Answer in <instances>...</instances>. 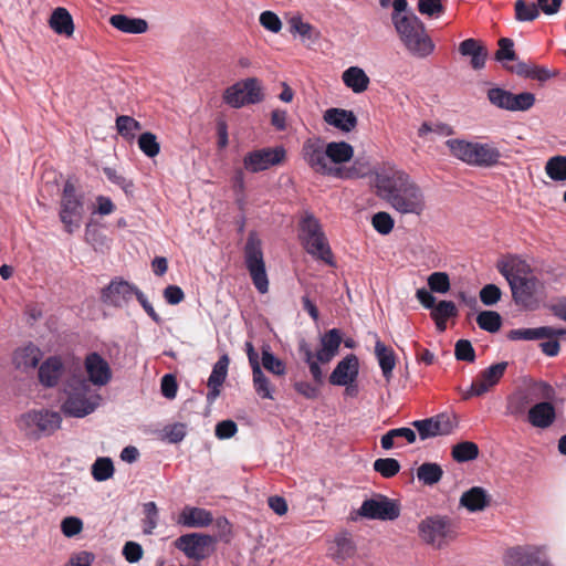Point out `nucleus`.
<instances>
[{
	"label": "nucleus",
	"instance_id": "nucleus-47",
	"mask_svg": "<svg viewBox=\"0 0 566 566\" xmlns=\"http://www.w3.org/2000/svg\"><path fill=\"white\" fill-rule=\"evenodd\" d=\"M253 386L258 396L263 399H273V388L262 368L252 370Z\"/></svg>",
	"mask_w": 566,
	"mask_h": 566
},
{
	"label": "nucleus",
	"instance_id": "nucleus-6",
	"mask_svg": "<svg viewBox=\"0 0 566 566\" xmlns=\"http://www.w3.org/2000/svg\"><path fill=\"white\" fill-rule=\"evenodd\" d=\"M305 163L317 174L347 179L356 176L354 168L335 167L328 164L325 145L321 138H308L302 147Z\"/></svg>",
	"mask_w": 566,
	"mask_h": 566
},
{
	"label": "nucleus",
	"instance_id": "nucleus-57",
	"mask_svg": "<svg viewBox=\"0 0 566 566\" xmlns=\"http://www.w3.org/2000/svg\"><path fill=\"white\" fill-rule=\"evenodd\" d=\"M418 11L422 15L439 18L446 11L442 0H418Z\"/></svg>",
	"mask_w": 566,
	"mask_h": 566
},
{
	"label": "nucleus",
	"instance_id": "nucleus-16",
	"mask_svg": "<svg viewBox=\"0 0 566 566\" xmlns=\"http://www.w3.org/2000/svg\"><path fill=\"white\" fill-rule=\"evenodd\" d=\"M243 264L253 286L260 294L269 292V276L263 250H244Z\"/></svg>",
	"mask_w": 566,
	"mask_h": 566
},
{
	"label": "nucleus",
	"instance_id": "nucleus-11",
	"mask_svg": "<svg viewBox=\"0 0 566 566\" xmlns=\"http://www.w3.org/2000/svg\"><path fill=\"white\" fill-rule=\"evenodd\" d=\"M420 537L427 544H438L454 537V530L448 516L433 515L422 520L418 526Z\"/></svg>",
	"mask_w": 566,
	"mask_h": 566
},
{
	"label": "nucleus",
	"instance_id": "nucleus-42",
	"mask_svg": "<svg viewBox=\"0 0 566 566\" xmlns=\"http://www.w3.org/2000/svg\"><path fill=\"white\" fill-rule=\"evenodd\" d=\"M479 327L488 333H496L502 326V316L495 311H481L476 316Z\"/></svg>",
	"mask_w": 566,
	"mask_h": 566
},
{
	"label": "nucleus",
	"instance_id": "nucleus-28",
	"mask_svg": "<svg viewBox=\"0 0 566 566\" xmlns=\"http://www.w3.org/2000/svg\"><path fill=\"white\" fill-rule=\"evenodd\" d=\"M490 495L481 486H472L460 497V505L470 512L483 511L490 504Z\"/></svg>",
	"mask_w": 566,
	"mask_h": 566
},
{
	"label": "nucleus",
	"instance_id": "nucleus-23",
	"mask_svg": "<svg viewBox=\"0 0 566 566\" xmlns=\"http://www.w3.org/2000/svg\"><path fill=\"white\" fill-rule=\"evenodd\" d=\"M229 357L223 354L219 357L217 363L213 365L211 374L208 378L207 386L209 388L206 399L209 405H212L216 399L220 396V387L226 381L228 375Z\"/></svg>",
	"mask_w": 566,
	"mask_h": 566
},
{
	"label": "nucleus",
	"instance_id": "nucleus-56",
	"mask_svg": "<svg viewBox=\"0 0 566 566\" xmlns=\"http://www.w3.org/2000/svg\"><path fill=\"white\" fill-rule=\"evenodd\" d=\"M343 342V334L339 328H331L321 336V345L328 352L338 353Z\"/></svg>",
	"mask_w": 566,
	"mask_h": 566
},
{
	"label": "nucleus",
	"instance_id": "nucleus-31",
	"mask_svg": "<svg viewBox=\"0 0 566 566\" xmlns=\"http://www.w3.org/2000/svg\"><path fill=\"white\" fill-rule=\"evenodd\" d=\"M109 23L117 30L128 34H142L148 29V23L142 18H132L125 14H114Z\"/></svg>",
	"mask_w": 566,
	"mask_h": 566
},
{
	"label": "nucleus",
	"instance_id": "nucleus-43",
	"mask_svg": "<svg viewBox=\"0 0 566 566\" xmlns=\"http://www.w3.org/2000/svg\"><path fill=\"white\" fill-rule=\"evenodd\" d=\"M262 366L273 375L284 376L286 374V366L282 359L276 357L270 346L262 347Z\"/></svg>",
	"mask_w": 566,
	"mask_h": 566
},
{
	"label": "nucleus",
	"instance_id": "nucleus-60",
	"mask_svg": "<svg viewBox=\"0 0 566 566\" xmlns=\"http://www.w3.org/2000/svg\"><path fill=\"white\" fill-rule=\"evenodd\" d=\"M454 356L458 360L473 363L475 360V350L468 339H459L454 346Z\"/></svg>",
	"mask_w": 566,
	"mask_h": 566
},
{
	"label": "nucleus",
	"instance_id": "nucleus-22",
	"mask_svg": "<svg viewBox=\"0 0 566 566\" xmlns=\"http://www.w3.org/2000/svg\"><path fill=\"white\" fill-rule=\"evenodd\" d=\"M85 368L88 375V384L104 386L111 380L109 365L98 353H91L86 356Z\"/></svg>",
	"mask_w": 566,
	"mask_h": 566
},
{
	"label": "nucleus",
	"instance_id": "nucleus-1",
	"mask_svg": "<svg viewBox=\"0 0 566 566\" xmlns=\"http://www.w3.org/2000/svg\"><path fill=\"white\" fill-rule=\"evenodd\" d=\"M377 188L399 213L420 216L426 209L421 188L401 170L377 175Z\"/></svg>",
	"mask_w": 566,
	"mask_h": 566
},
{
	"label": "nucleus",
	"instance_id": "nucleus-34",
	"mask_svg": "<svg viewBox=\"0 0 566 566\" xmlns=\"http://www.w3.org/2000/svg\"><path fill=\"white\" fill-rule=\"evenodd\" d=\"M326 159L335 165L347 163L354 155V148L346 142H331L325 145Z\"/></svg>",
	"mask_w": 566,
	"mask_h": 566
},
{
	"label": "nucleus",
	"instance_id": "nucleus-44",
	"mask_svg": "<svg viewBox=\"0 0 566 566\" xmlns=\"http://www.w3.org/2000/svg\"><path fill=\"white\" fill-rule=\"evenodd\" d=\"M116 129L123 138L132 140L136 132L142 130V124L128 115H120L116 118Z\"/></svg>",
	"mask_w": 566,
	"mask_h": 566
},
{
	"label": "nucleus",
	"instance_id": "nucleus-32",
	"mask_svg": "<svg viewBox=\"0 0 566 566\" xmlns=\"http://www.w3.org/2000/svg\"><path fill=\"white\" fill-rule=\"evenodd\" d=\"M375 356L377 358L384 378L387 381H390L392 377V370L396 366L395 352L378 339L375 344Z\"/></svg>",
	"mask_w": 566,
	"mask_h": 566
},
{
	"label": "nucleus",
	"instance_id": "nucleus-49",
	"mask_svg": "<svg viewBox=\"0 0 566 566\" xmlns=\"http://www.w3.org/2000/svg\"><path fill=\"white\" fill-rule=\"evenodd\" d=\"M139 149L149 158L157 156L160 151V145L155 134L146 132L138 137Z\"/></svg>",
	"mask_w": 566,
	"mask_h": 566
},
{
	"label": "nucleus",
	"instance_id": "nucleus-63",
	"mask_svg": "<svg viewBox=\"0 0 566 566\" xmlns=\"http://www.w3.org/2000/svg\"><path fill=\"white\" fill-rule=\"evenodd\" d=\"M143 553L142 545L134 541L126 542L122 551L123 556L130 564L139 562L143 557Z\"/></svg>",
	"mask_w": 566,
	"mask_h": 566
},
{
	"label": "nucleus",
	"instance_id": "nucleus-46",
	"mask_svg": "<svg viewBox=\"0 0 566 566\" xmlns=\"http://www.w3.org/2000/svg\"><path fill=\"white\" fill-rule=\"evenodd\" d=\"M145 518L143 520V532L146 535H151L158 525L159 512L157 504L153 501L143 504Z\"/></svg>",
	"mask_w": 566,
	"mask_h": 566
},
{
	"label": "nucleus",
	"instance_id": "nucleus-25",
	"mask_svg": "<svg viewBox=\"0 0 566 566\" xmlns=\"http://www.w3.org/2000/svg\"><path fill=\"white\" fill-rule=\"evenodd\" d=\"M323 118L328 125L344 133H349L357 126V117L354 112L344 108H328Z\"/></svg>",
	"mask_w": 566,
	"mask_h": 566
},
{
	"label": "nucleus",
	"instance_id": "nucleus-10",
	"mask_svg": "<svg viewBox=\"0 0 566 566\" xmlns=\"http://www.w3.org/2000/svg\"><path fill=\"white\" fill-rule=\"evenodd\" d=\"M263 93L260 82L255 77H249L237 82L226 88L223 101L233 108H241L244 105L258 104L263 101Z\"/></svg>",
	"mask_w": 566,
	"mask_h": 566
},
{
	"label": "nucleus",
	"instance_id": "nucleus-58",
	"mask_svg": "<svg viewBox=\"0 0 566 566\" xmlns=\"http://www.w3.org/2000/svg\"><path fill=\"white\" fill-rule=\"evenodd\" d=\"M479 296L485 306H493L501 300L502 291L496 284L489 283L480 290Z\"/></svg>",
	"mask_w": 566,
	"mask_h": 566
},
{
	"label": "nucleus",
	"instance_id": "nucleus-39",
	"mask_svg": "<svg viewBox=\"0 0 566 566\" xmlns=\"http://www.w3.org/2000/svg\"><path fill=\"white\" fill-rule=\"evenodd\" d=\"M551 332L549 326L516 328L509 332L507 338L510 340H539L544 339Z\"/></svg>",
	"mask_w": 566,
	"mask_h": 566
},
{
	"label": "nucleus",
	"instance_id": "nucleus-59",
	"mask_svg": "<svg viewBox=\"0 0 566 566\" xmlns=\"http://www.w3.org/2000/svg\"><path fill=\"white\" fill-rule=\"evenodd\" d=\"M495 60L504 63L505 61L516 60L514 51V42L509 38H501L499 40V50L495 53Z\"/></svg>",
	"mask_w": 566,
	"mask_h": 566
},
{
	"label": "nucleus",
	"instance_id": "nucleus-62",
	"mask_svg": "<svg viewBox=\"0 0 566 566\" xmlns=\"http://www.w3.org/2000/svg\"><path fill=\"white\" fill-rule=\"evenodd\" d=\"M319 386L310 381L298 380L293 385L294 390L306 399L314 400L319 396Z\"/></svg>",
	"mask_w": 566,
	"mask_h": 566
},
{
	"label": "nucleus",
	"instance_id": "nucleus-37",
	"mask_svg": "<svg viewBox=\"0 0 566 566\" xmlns=\"http://www.w3.org/2000/svg\"><path fill=\"white\" fill-rule=\"evenodd\" d=\"M443 475V470L436 462H424L417 469V479L424 485L437 484Z\"/></svg>",
	"mask_w": 566,
	"mask_h": 566
},
{
	"label": "nucleus",
	"instance_id": "nucleus-18",
	"mask_svg": "<svg viewBox=\"0 0 566 566\" xmlns=\"http://www.w3.org/2000/svg\"><path fill=\"white\" fill-rule=\"evenodd\" d=\"M507 361H500L483 369L478 377V380L473 381L464 395V398L480 397L488 392L493 386H495L500 379L504 376L507 369Z\"/></svg>",
	"mask_w": 566,
	"mask_h": 566
},
{
	"label": "nucleus",
	"instance_id": "nucleus-26",
	"mask_svg": "<svg viewBox=\"0 0 566 566\" xmlns=\"http://www.w3.org/2000/svg\"><path fill=\"white\" fill-rule=\"evenodd\" d=\"M63 373V363L56 356L49 357L39 367V380L46 388H53L57 385Z\"/></svg>",
	"mask_w": 566,
	"mask_h": 566
},
{
	"label": "nucleus",
	"instance_id": "nucleus-5",
	"mask_svg": "<svg viewBox=\"0 0 566 566\" xmlns=\"http://www.w3.org/2000/svg\"><path fill=\"white\" fill-rule=\"evenodd\" d=\"M499 271L507 281L512 300L518 307L524 311H536L539 308V281L537 277L522 275L518 271L514 272V264L512 262H502L499 265Z\"/></svg>",
	"mask_w": 566,
	"mask_h": 566
},
{
	"label": "nucleus",
	"instance_id": "nucleus-4",
	"mask_svg": "<svg viewBox=\"0 0 566 566\" xmlns=\"http://www.w3.org/2000/svg\"><path fill=\"white\" fill-rule=\"evenodd\" d=\"M446 146L454 158L469 166L493 168L501 163L502 154L493 143L469 142L461 138H453L448 139Z\"/></svg>",
	"mask_w": 566,
	"mask_h": 566
},
{
	"label": "nucleus",
	"instance_id": "nucleus-12",
	"mask_svg": "<svg viewBox=\"0 0 566 566\" xmlns=\"http://www.w3.org/2000/svg\"><path fill=\"white\" fill-rule=\"evenodd\" d=\"M358 513L369 520L394 521L400 515V506L395 500L377 494L371 499L365 500Z\"/></svg>",
	"mask_w": 566,
	"mask_h": 566
},
{
	"label": "nucleus",
	"instance_id": "nucleus-61",
	"mask_svg": "<svg viewBox=\"0 0 566 566\" xmlns=\"http://www.w3.org/2000/svg\"><path fill=\"white\" fill-rule=\"evenodd\" d=\"M83 530V522L77 516H66L61 522V531L65 537H74Z\"/></svg>",
	"mask_w": 566,
	"mask_h": 566
},
{
	"label": "nucleus",
	"instance_id": "nucleus-45",
	"mask_svg": "<svg viewBox=\"0 0 566 566\" xmlns=\"http://www.w3.org/2000/svg\"><path fill=\"white\" fill-rule=\"evenodd\" d=\"M187 436V426L182 422L167 424L159 433V438L164 442L176 444L181 442Z\"/></svg>",
	"mask_w": 566,
	"mask_h": 566
},
{
	"label": "nucleus",
	"instance_id": "nucleus-54",
	"mask_svg": "<svg viewBox=\"0 0 566 566\" xmlns=\"http://www.w3.org/2000/svg\"><path fill=\"white\" fill-rule=\"evenodd\" d=\"M429 290L433 293L444 294L450 290V279L446 272H433L428 276Z\"/></svg>",
	"mask_w": 566,
	"mask_h": 566
},
{
	"label": "nucleus",
	"instance_id": "nucleus-3",
	"mask_svg": "<svg viewBox=\"0 0 566 566\" xmlns=\"http://www.w3.org/2000/svg\"><path fill=\"white\" fill-rule=\"evenodd\" d=\"M66 399L61 406L67 417L84 418L99 406L101 396L92 392L91 385L83 376L72 375L65 382Z\"/></svg>",
	"mask_w": 566,
	"mask_h": 566
},
{
	"label": "nucleus",
	"instance_id": "nucleus-40",
	"mask_svg": "<svg viewBox=\"0 0 566 566\" xmlns=\"http://www.w3.org/2000/svg\"><path fill=\"white\" fill-rule=\"evenodd\" d=\"M451 455L459 463L475 460L479 455V447L472 441H461L452 447Z\"/></svg>",
	"mask_w": 566,
	"mask_h": 566
},
{
	"label": "nucleus",
	"instance_id": "nucleus-29",
	"mask_svg": "<svg viewBox=\"0 0 566 566\" xmlns=\"http://www.w3.org/2000/svg\"><path fill=\"white\" fill-rule=\"evenodd\" d=\"M459 52L463 56L471 57V66L474 70H481L484 67L488 51L475 39L470 38L462 41L459 45Z\"/></svg>",
	"mask_w": 566,
	"mask_h": 566
},
{
	"label": "nucleus",
	"instance_id": "nucleus-64",
	"mask_svg": "<svg viewBox=\"0 0 566 566\" xmlns=\"http://www.w3.org/2000/svg\"><path fill=\"white\" fill-rule=\"evenodd\" d=\"M374 228L381 234H387L392 230L394 220L387 212H377L373 217Z\"/></svg>",
	"mask_w": 566,
	"mask_h": 566
},
{
	"label": "nucleus",
	"instance_id": "nucleus-13",
	"mask_svg": "<svg viewBox=\"0 0 566 566\" xmlns=\"http://www.w3.org/2000/svg\"><path fill=\"white\" fill-rule=\"evenodd\" d=\"M286 156L283 146L264 147L247 153L243 158L244 168L256 174L281 164Z\"/></svg>",
	"mask_w": 566,
	"mask_h": 566
},
{
	"label": "nucleus",
	"instance_id": "nucleus-33",
	"mask_svg": "<svg viewBox=\"0 0 566 566\" xmlns=\"http://www.w3.org/2000/svg\"><path fill=\"white\" fill-rule=\"evenodd\" d=\"M344 84L354 93H363L368 88L369 77L365 71L358 66H350L343 72Z\"/></svg>",
	"mask_w": 566,
	"mask_h": 566
},
{
	"label": "nucleus",
	"instance_id": "nucleus-8",
	"mask_svg": "<svg viewBox=\"0 0 566 566\" xmlns=\"http://www.w3.org/2000/svg\"><path fill=\"white\" fill-rule=\"evenodd\" d=\"M78 193L73 182L67 180L64 184L59 216L65 230L70 233L81 227L84 214L83 197Z\"/></svg>",
	"mask_w": 566,
	"mask_h": 566
},
{
	"label": "nucleus",
	"instance_id": "nucleus-41",
	"mask_svg": "<svg viewBox=\"0 0 566 566\" xmlns=\"http://www.w3.org/2000/svg\"><path fill=\"white\" fill-rule=\"evenodd\" d=\"M545 172L554 181H566V156L551 157L546 161Z\"/></svg>",
	"mask_w": 566,
	"mask_h": 566
},
{
	"label": "nucleus",
	"instance_id": "nucleus-52",
	"mask_svg": "<svg viewBox=\"0 0 566 566\" xmlns=\"http://www.w3.org/2000/svg\"><path fill=\"white\" fill-rule=\"evenodd\" d=\"M103 172L111 182L120 187L126 196L132 197L134 195V182L132 180L126 179L116 169L111 167H105Z\"/></svg>",
	"mask_w": 566,
	"mask_h": 566
},
{
	"label": "nucleus",
	"instance_id": "nucleus-9",
	"mask_svg": "<svg viewBox=\"0 0 566 566\" xmlns=\"http://www.w3.org/2000/svg\"><path fill=\"white\" fill-rule=\"evenodd\" d=\"M506 566H555L546 545H517L505 553Z\"/></svg>",
	"mask_w": 566,
	"mask_h": 566
},
{
	"label": "nucleus",
	"instance_id": "nucleus-48",
	"mask_svg": "<svg viewBox=\"0 0 566 566\" xmlns=\"http://www.w3.org/2000/svg\"><path fill=\"white\" fill-rule=\"evenodd\" d=\"M374 470L382 478L389 479L395 476L400 471V463L394 458H379L374 461Z\"/></svg>",
	"mask_w": 566,
	"mask_h": 566
},
{
	"label": "nucleus",
	"instance_id": "nucleus-51",
	"mask_svg": "<svg viewBox=\"0 0 566 566\" xmlns=\"http://www.w3.org/2000/svg\"><path fill=\"white\" fill-rule=\"evenodd\" d=\"M535 103V95L530 92L520 94L511 93L510 109L511 112H525Z\"/></svg>",
	"mask_w": 566,
	"mask_h": 566
},
{
	"label": "nucleus",
	"instance_id": "nucleus-21",
	"mask_svg": "<svg viewBox=\"0 0 566 566\" xmlns=\"http://www.w3.org/2000/svg\"><path fill=\"white\" fill-rule=\"evenodd\" d=\"M556 408L552 401H538L527 410V422L536 429H548L556 421Z\"/></svg>",
	"mask_w": 566,
	"mask_h": 566
},
{
	"label": "nucleus",
	"instance_id": "nucleus-20",
	"mask_svg": "<svg viewBox=\"0 0 566 566\" xmlns=\"http://www.w3.org/2000/svg\"><path fill=\"white\" fill-rule=\"evenodd\" d=\"M298 235L303 248H329L321 224L313 214H306L301 220Z\"/></svg>",
	"mask_w": 566,
	"mask_h": 566
},
{
	"label": "nucleus",
	"instance_id": "nucleus-24",
	"mask_svg": "<svg viewBox=\"0 0 566 566\" xmlns=\"http://www.w3.org/2000/svg\"><path fill=\"white\" fill-rule=\"evenodd\" d=\"M356 554V544L349 532L344 531L335 536L334 544L329 547V556L343 564Z\"/></svg>",
	"mask_w": 566,
	"mask_h": 566
},
{
	"label": "nucleus",
	"instance_id": "nucleus-53",
	"mask_svg": "<svg viewBox=\"0 0 566 566\" xmlns=\"http://www.w3.org/2000/svg\"><path fill=\"white\" fill-rule=\"evenodd\" d=\"M431 318L449 319L458 316V307L454 302L442 300L431 310Z\"/></svg>",
	"mask_w": 566,
	"mask_h": 566
},
{
	"label": "nucleus",
	"instance_id": "nucleus-17",
	"mask_svg": "<svg viewBox=\"0 0 566 566\" xmlns=\"http://www.w3.org/2000/svg\"><path fill=\"white\" fill-rule=\"evenodd\" d=\"M137 291L138 287L135 284L115 277L107 286L101 290V300L107 305L123 307Z\"/></svg>",
	"mask_w": 566,
	"mask_h": 566
},
{
	"label": "nucleus",
	"instance_id": "nucleus-38",
	"mask_svg": "<svg viewBox=\"0 0 566 566\" xmlns=\"http://www.w3.org/2000/svg\"><path fill=\"white\" fill-rule=\"evenodd\" d=\"M114 473V462L109 457H98L91 467V474L96 482L107 481Z\"/></svg>",
	"mask_w": 566,
	"mask_h": 566
},
{
	"label": "nucleus",
	"instance_id": "nucleus-19",
	"mask_svg": "<svg viewBox=\"0 0 566 566\" xmlns=\"http://www.w3.org/2000/svg\"><path fill=\"white\" fill-rule=\"evenodd\" d=\"M358 375V357L355 354H348L336 364L328 377V381L333 386H345L356 382Z\"/></svg>",
	"mask_w": 566,
	"mask_h": 566
},
{
	"label": "nucleus",
	"instance_id": "nucleus-50",
	"mask_svg": "<svg viewBox=\"0 0 566 566\" xmlns=\"http://www.w3.org/2000/svg\"><path fill=\"white\" fill-rule=\"evenodd\" d=\"M539 15V10L535 3H526L525 0H516L515 19L521 22L534 21Z\"/></svg>",
	"mask_w": 566,
	"mask_h": 566
},
{
	"label": "nucleus",
	"instance_id": "nucleus-55",
	"mask_svg": "<svg viewBox=\"0 0 566 566\" xmlns=\"http://www.w3.org/2000/svg\"><path fill=\"white\" fill-rule=\"evenodd\" d=\"M488 99L489 102L501 108L509 111L510 109V101H511V92L501 87H492L488 90Z\"/></svg>",
	"mask_w": 566,
	"mask_h": 566
},
{
	"label": "nucleus",
	"instance_id": "nucleus-14",
	"mask_svg": "<svg viewBox=\"0 0 566 566\" xmlns=\"http://www.w3.org/2000/svg\"><path fill=\"white\" fill-rule=\"evenodd\" d=\"M218 538L203 533H188L179 536L174 542L177 549L188 558L200 562L208 556L207 548L213 546Z\"/></svg>",
	"mask_w": 566,
	"mask_h": 566
},
{
	"label": "nucleus",
	"instance_id": "nucleus-7",
	"mask_svg": "<svg viewBox=\"0 0 566 566\" xmlns=\"http://www.w3.org/2000/svg\"><path fill=\"white\" fill-rule=\"evenodd\" d=\"M62 418L59 412L48 409L30 410L21 415L19 427L25 431V434L40 439L52 434L61 427Z\"/></svg>",
	"mask_w": 566,
	"mask_h": 566
},
{
	"label": "nucleus",
	"instance_id": "nucleus-27",
	"mask_svg": "<svg viewBox=\"0 0 566 566\" xmlns=\"http://www.w3.org/2000/svg\"><path fill=\"white\" fill-rule=\"evenodd\" d=\"M213 522L210 511L201 507L186 506L179 514L178 523L186 527H206Z\"/></svg>",
	"mask_w": 566,
	"mask_h": 566
},
{
	"label": "nucleus",
	"instance_id": "nucleus-35",
	"mask_svg": "<svg viewBox=\"0 0 566 566\" xmlns=\"http://www.w3.org/2000/svg\"><path fill=\"white\" fill-rule=\"evenodd\" d=\"M50 27L57 34L72 35L74 32V23L70 12L62 7L53 10L50 18Z\"/></svg>",
	"mask_w": 566,
	"mask_h": 566
},
{
	"label": "nucleus",
	"instance_id": "nucleus-2",
	"mask_svg": "<svg viewBox=\"0 0 566 566\" xmlns=\"http://www.w3.org/2000/svg\"><path fill=\"white\" fill-rule=\"evenodd\" d=\"M392 9L391 22L408 52L420 59L429 56L434 51V43L407 0H394Z\"/></svg>",
	"mask_w": 566,
	"mask_h": 566
},
{
	"label": "nucleus",
	"instance_id": "nucleus-15",
	"mask_svg": "<svg viewBox=\"0 0 566 566\" xmlns=\"http://www.w3.org/2000/svg\"><path fill=\"white\" fill-rule=\"evenodd\" d=\"M411 424L418 432L420 440L448 436L452 433L457 427L455 421L446 412L426 419L415 420Z\"/></svg>",
	"mask_w": 566,
	"mask_h": 566
},
{
	"label": "nucleus",
	"instance_id": "nucleus-30",
	"mask_svg": "<svg viewBox=\"0 0 566 566\" xmlns=\"http://www.w3.org/2000/svg\"><path fill=\"white\" fill-rule=\"evenodd\" d=\"M42 358V352L38 346L29 343L22 348H18L13 355V363L19 369L35 368Z\"/></svg>",
	"mask_w": 566,
	"mask_h": 566
},
{
	"label": "nucleus",
	"instance_id": "nucleus-36",
	"mask_svg": "<svg viewBox=\"0 0 566 566\" xmlns=\"http://www.w3.org/2000/svg\"><path fill=\"white\" fill-rule=\"evenodd\" d=\"M531 399L526 391H515L506 398L505 415L516 418L527 415Z\"/></svg>",
	"mask_w": 566,
	"mask_h": 566
}]
</instances>
